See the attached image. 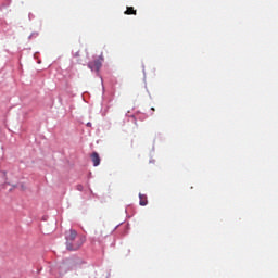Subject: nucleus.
<instances>
[{"label": "nucleus", "mask_w": 278, "mask_h": 278, "mask_svg": "<svg viewBox=\"0 0 278 278\" xmlns=\"http://www.w3.org/2000/svg\"><path fill=\"white\" fill-rule=\"evenodd\" d=\"M124 14H126V15H137L138 12L136 10H134L132 7H127V10H126V12H124Z\"/></svg>", "instance_id": "obj_6"}, {"label": "nucleus", "mask_w": 278, "mask_h": 278, "mask_svg": "<svg viewBox=\"0 0 278 278\" xmlns=\"http://www.w3.org/2000/svg\"><path fill=\"white\" fill-rule=\"evenodd\" d=\"M90 159H91V161H92L93 166H99V164L101 163V159L99 157L98 152H93V153L90 155Z\"/></svg>", "instance_id": "obj_4"}, {"label": "nucleus", "mask_w": 278, "mask_h": 278, "mask_svg": "<svg viewBox=\"0 0 278 278\" xmlns=\"http://www.w3.org/2000/svg\"><path fill=\"white\" fill-rule=\"evenodd\" d=\"M79 56V52H76V54H74V58H78Z\"/></svg>", "instance_id": "obj_7"}, {"label": "nucleus", "mask_w": 278, "mask_h": 278, "mask_svg": "<svg viewBox=\"0 0 278 278\" xmlns=\"http://www.w3.org/2000/svg\"><path fill=\"white\" fill-rule=\"evenodd\" d=\"M85 237L77 235L76 230L71 229L65 233V249L67 251H77L85 244Z\"/></svg>", "instance_id": "obj_1"}, {"label": "nucleus", "mask_w": 278, "mask_h": 278, "mask_svg": "<svg viewBox=\"0 0 278 278\" xmlns=\"http://www.w3.org/2000/svg\"><path fill=\"white\" fill-rule=\"evenodd\" d=\"M87 126H91V124L88 123Z\"/></svg>", "instance_id": "obj_8"}, {"label": "nucleus", "mask_w": 278, "mask_h": 278, "mask_svg": "<svg viewBox=\"0 0 278 278\" xmlns=\"http://www.w3.org/2000/svg\"><path fill=\"white\" fill-rule=\"evenodd\" d=\"M104 61V58L101 55H99V60H93L92 62H89L87 64V67L92 71L93 73H99V71L102 67V62Z\"/></svg>", "instance_id": "obj_3"}, {"label": "nucleus", "mask_w": 278, "mask_h": 278, "mask_svg": "<svg viewBox=\"0 0 278 278\" xmlns=\"http://www.w3.org/2000/svg\"><path fill=\"white\" fill-rule=\"evenodd\" d=\"M111 231L105 230V228H99L98 230L93 231L92 235V242H103L105 238L110 237Z\"/></svg>", "instance_id": "obj_2"}, {"label": "nucleus", "mask_w": 278, "mask_h": 278, "mask_svg": "<svg viewBox=\"0 0 278 278\" xmlns=\"http://www.w3.org/2000/svg\"><path fill=\"white\" fill-rule=\"evenodd\" d=\"M139 205L140 206H146L148 205V197L142 194V193H139Z\"/></svg>", "instance_id": "obj_5"}]
</instances>
